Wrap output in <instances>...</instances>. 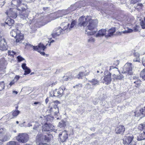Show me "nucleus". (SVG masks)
<instances>
[{"instance_id": "1", "label": "nucleus", "mask_w": 145, "mask_h": 145, "mask_svg": "<svg viewBox=\"0 0 145 145\" xmlns=\"http://www.w3.org/2000/svg\"><path fill=\"white\" fill-rule=\"evenodd\" d=\"M69 25V23L67 22L62 23L61 25V27L56 28L54 30L52 34V37L55 38L60 35L63 34L65 31L67 29Z\"/></svg>"}, {"instance_id": "2", "label": "nucleus", "mask_w": 145, "mask_h": 145, "mask_svg": "<svg viewBox=\"0 0 145 145\" xmlns=\"http://www.w3.org/2000/svg\"><path fill=\"white\" fill-rule=\"evenodd\" d=\"M10 33L12 37H14L16 39V42H20L23 39L24 35L22 34L20 31L18 29H15L12 30Z\"/></svg>"}, {"instance_id": "3", "label": "nucleus", "mask_w": 145, "mask_h": 145, "mask_svg": "<svg viewBox=\"0 0 145 145\" xmlns=\"http://www.w3.org/2000/svg\"><path fill=\"white\" fill-rule=\"evenodd\" d=\"M134 136L132 135L124 137L123 139V143L125 145H136V143L133 140Z\"/></svg>"}, {"instance_id": "4", "label": "nucleus", "mask_w": 145, "mask_h": 145, "mask_svg": "<svg viewBox=\"0 0 145 145\" xmlns=\"http://www.w3.org/2000/svg\"><path fill=\"white\" fill-rule=\"evenodd\" d=\"M67 89L64 86L59 88L58 89H56L53 92V95L54 96L60 97L65 94L67 91Z\"/></svg>"}, {"instance_id": "5", "label": "nucleus", "mask_w": 145, "mask_h": 145, "mask_svg": "<svg viewBox=\"0 0 145 145\" xmlns=\"http://www.w3.org/2000/svg\"><path fill=\"white\" fill-rule=\"evenodd\" d=\"M16 139L20 142L24 143L29 140V136L26 133H19L16 137Z\"/></svg>"}, {"instance_id": "6", "label": "nucleus", "mask_w": 145, "mask_h": 145, "mask_svg": "<svg viewBox=\"0 0 145 145\" xmlns=\"http://www.w3.org/2000/svg\"><path fill=\"white\" fill-rule=\"evenodd\" d=\"M90 17L88 16L86 18L83 16L80 17L78 19V25L80 27L86 26L88 20L90 19Z\"/></svg>"}, {"instance_id": "7", "label": "nucleus", "mask_w": 145, "mask_h": 145, "mask_svg": "<svg viewBox=\"0 0 145 145\" xmlns=\"http://www.w3.org/2000/svg\"><path fill=\"white\" fill-rule=\"evenodd\" d=\"M52 135L51 134L46 133V134H40L37 137V138H38L40 141L45 140L48 142L50 140Z\"/></svg>"}, {"instance_id": "8", "label": "nucleus", "mask_w": 145, "mask_h": 145, "mask_svg": "<svg viewBox=\"0 0 145 145\" xmlns=\"http://www.w3.org/2000/svg\"><path fill=\"white\" fill-rule=\"evenodd\" d=\"M105 75L104 76L102 82L106 84H108L110 83L112 79L111 77V73L108 71L104 72Z\"/></svg>"}, {"instance_id": "9", "label": "nucleus", "mask_w": 145, "mask_h": 145, "mask_svg": "<svg viewBox=\"0 0 145 145\" xmlns=\"http://www.w3.org/2000/svg\"><path fill=\"white\" fill-rule=\"evenodd\" d=\"M17 9L19 10H21L22 12L20 14V18L23 19H25L26 20L28 19V16L29 12L27 9L22 7L21 9L17 8Z\"/></svg>"}, {"instance_id": "10", "label": "nucleus", "mask_w": 145, "mask_h": 145, "mask_svg": "<svg viewBox=\"0 0 145 145\" xmlns=\"http://www.w3.org/2000/svg\"><path fill=\"white\" fill-rule=\"evenodd\" d=\"M54 126L50 123H45L42 126V131H49L51 130L55 131Z\"/></svg>"}, {"instance_id": "11", "label": "nucleus", "mask_w": 145, "mask_h": 145, "mask_svg": "<svg viewBox=\"0 0 145 145\" xmlns=\"http://www.w3.org/2000/svg\"><path fill=\"white\" fill-rule=\"evenodd\" d=\"M132 64L131 63H127L124 65L123 68V72L122 73L131 74L132 71Z\"/></svg>"}, {"instance_id": "12", "label": "nucleus", "mask_w": 145, "mask_h": 145, "mask_svg": "<svg viewBox=\"0 0 145 145\" xmlns=\"http://www.w3.org/2000/svg\"><path fill=\"white\" fill-rule=\"evenodd\" d=\"M59 137L61 142H66L68 138V135L67 131L64 130L59 133Z\"/></svg>"}, {"instance_id": "13", "label": "nucleus", "mask_w": 145, "mask_h": 145, "mask_svg": "<svg viewBox=\"0 0 145 145\" xmlns=\"http://www.w3.org/2000/svg\"><path fill=\"white\" fill-rule=\"evenodd\" d=\"M27 46H29L33 48L34 50L37 51L39 50V49H42L43 51H44L46 48V46H44V45L41 43L39 44L37 46H34L31 44L29 43H27L26 44Z\"/></svg>"}, {"instance_id": "14", "label": "nucleus", "mask_w": 145, "mask_h": 145, "mask_svg": "<svg viewBox=\"0 0 145 145\" xmlns=\"http://www.w3.org/2000/svg\"><path fill=\"white\" fill-rule=\"evenodd\" d=\"M88 25L87 26L88 29L90 30H93L95 28L96 26L97 23L95 22V20L90 19L88 20Z\"/></svg>"}, {"instance_id": "15", "label": "nucleus", "mask_w": 145, "mask_h": 145, "mask_svg": "<svg viewBox=\"0 0 145 145\" xmlns=\"http://www.w3.org/2000/svg\"><path fill=\"white\" fill-rule=\"evenodd\" d=\"M79 69L82 70V71L79 72L78 74L76 76L79 79H82V77L84 76L88 75L89 74L88 72L86 73L87 71L84 67H81Z\"/></svg>"}, {"instance_id": "16", "label": "nucleus", "mask_w": 145, "mask_h": 145, "mask_svg": "<svg viewBox=\"0 0 145 145\" xmlns=\"http://www.w3.org/2000/svg\"><path fill=\"white\" fill-rule=\"evenodd\" d=\"M6 14L9 17L13 18H15L17 17V15L15 10H13L10 8L6 12Z\"/></svg>"}, {"instance_id": "17", "label": "nucleus", "mask_w": 145, "mask_h": 145, "mask_svg": "<svg viewBox=\"0 0 145 145\" xmlns=\"http://www.w3.org/2000/svg\"><path fill=\"white\" fill-rule=\"evenodd\" d=\"M69 13L68 9L65 10H59L57 12L56 15H57V17L52 19V20H54L56 18H58L62 16L63 15H66L68 14Z\"/></svg>"}, {"instance_id": "18", "label": "nucleus", "mask_w": 145, "mask_h": 145, "mask_svg": "<svg viewBox=\"0 0 145 145\" xmlns=\"http://www.w3.org/2000/svg\"><path fill=\"white\" fill-rule=\"evenodd\" d=\"M125 130V128L124 126L120 125L116 128L115 131L116 133L117 134L123 133Z\"/></svg>"}, {"instance_id": "19", "label": "nucleus", "mask_w": 145, "mask_h": 145, "mask_svg": "<svg viewBox=\"0 0 145 145\" xmlns=\"http://www.w3.org/2000/svg\"><path fill=\"white\" fill-rule=\"evenodd\" d=\"M135 115L136 117L140 116V118L145 116V106L140 109L138 112H135Z\"/></svg>"}, {"instance_id": "20", "label": "nucleus", "mask_w": 145, "mask_h": 145, "mask_svg": "<svg viewBox=\"0 0 145 145\" xmlns=\"http://www.w3.org/2000/svg\"><path fill=\"white\" fill-rule=\"evenodd\" d=\"M55 104L54 105L53 108V112L55 113V115L58 116L59 114V109L58 107L57 106V105H56V104L59 103V102L57 101H55L54 103Z\"/></svg>"}, {"instance_id": "21", "label": "nucleus", "mask_w": 145, "mask_h": 145, "mask_svg": "<svg viewBox=\"0 0 145 145\" xmlns=\"http://www.w3.org/2000/svg\"><path fill=\"white\" fill-rule=\"evenodd\" d=\"M106 30L105 29H102L98 31L96 35V37L103 36L106 33Z\"/></svg>"}, {"instance_id": "22", "label": "nucleus", "mask_w": 145, "mask_h": 145, "mask_svg": "<svg viewBox=\"0 0 145 145\" xmlns=\"http://www.w3.org/2000/svg\"><path fill=\"white\" fill-rule=\"evenodd\" d=\"M22 67L23 69L25 70L24 75L28 74L31 72L30 69L26 66V64L23 63L22 64Z\"/></svg>"}, {"instance_id": "23", "label": "nucleus", "mask_w": 145, "mask_h": 145, "mask_svg": "<svg viewBox=\"0 0 145 145\" xmlns=\"http://www.w3.org/2000/svg\"><path fill=\"white\" fill-rule=\"evenodd\" d=\"M116 31V29L115 27H112L108 31V33L105 35V37H110L113 35L114 33Z\"/></svg>"}, {"instance_id": "24", "label": "nucleus", "mask_w": 145, "mask_h": 145, "mask_svg": "<svg viewBox=\"0 0 145 145\" xmlns=\"http://www.w3.org/2000/svg\"><path fill=\"white\" fill-rule=\"evenodd\" d=\"M5 62L4 58L0 59V71L5 68Z\"/></svg>"}, {"instance_id": "25", "label": "nucleus", "mask_w": 145, "mask_h": 145, "mask_svg": "<svg viewBox=\"0 0 145 145\" xmlns=\"http://www.w3.org/2000/svg\"><path fill=\"white\" fill-rule=\"evenodd\" d=\"M10 138L9 136L6 135H0V140L2 142L7 141Z\"/></svg>"}, {"instance_id": "26", "label": "nucleus", "mask_w": 145, "mask_h": 145, "mask_svg": "<svg viewBox=\"0 0 145 145\" xmlns=\"http://www.w3.org/2000/svg\"><path fill=\"white\" fill-rule=\"evenodd\" d=\"M22 0H12L11 1V5H13L17 7L21 4Z\"/></svg>"}, {"instance_id": "27", "label": "nucleus", "mask_w": 145, "mask_h": 145, "mask_svg": "<svg viewBox=\"0 0 145 145\" xmlns=\"http://www.w3.org/2000/svg\"><path fill=\"white\" fill-rule=\"evenodd\" d=\"M89 82L93 86H97L99 85V81L95 78L89 80Z\"/></svg>"}, {"instance_id": "28", "label": "nucleus", "mask_w": 145, "mask_h": 145, "mask_svg": "<svg viewBox=\"0 0 145 145\" xmlns=\"http://www.w3.org/2000/svg\"><path fill=\"white\" fill-rule=\"evenodd\" d=\"M14 20L10 18H7L5 21V23L7 25L10 26L14 23Z\"/></svg>"}, {"instance_id": "29", "label": "nucleus", "mask_w": 145, "mask_h": 145, "mask_svg": "<svg viewBox=\"0 0 145 145\" xmlns=\"http://www.w3.org/2000/svg\"><path fill=\"white\" fill-rule=\"evenodd\" d=\"M134 56L135 58L134 59L133 61L139 62L140 61V54L138 52H135L134 54Z\"/></svg>"}, {"instance_id": "30", "label": "nucleus", "mask_w": 145, "mask_h": 145, "mask_svg": "<svg viewBox=\"0 0 145 145\" xmlns=\"http://www.w3.org/2000/svg\"><path fill=\"white\" fill-rule=\"evenodd\" d=\"M112 76L114 77V78H113L114 80L115 79L121 80L123 79L124 77V76L121 74L120 73L118 75H116L115 74H114Z\"/></svg>"}, {"instance_id": "31", "label": "nucleus", "mask_w": 145, "mask_h": 145, "mask_svg": "<svg viewBox=\"0 0 145 145\" xmlns=\"http://www.w3.org/2000/svg\"><path fill=\"white\" fill-rule=\"evenodd\" d=\"M77 7V5L76 4H74L71 5L67 9L69 13L76 10Z\"/></svg>"}, {"instance_id": "32", "label": "nucleus", "mask_w": 145, "mask_h": 145, "mask_svg": "<svg viewBox=\"0 0 145 145\" xmlns=\"http://www.w3.org/2000/svg\"><path fill=\"white\" fill-rule=\"evenodd\" d=\"M145 139V135L143 133L139 134L138 136L137 140L138 141H140Z\"/></svg>"}, {"instance_id": "33", "label": "nucleus", "mask_w": 145, "mask_h": 145, "mask_svg": "<svg viewBox=\"0 0 145 145\" xmlns=\"http://www.w3.org/2000/svg\"><path fill=\"white\" fill-rule=\"evenodd\" d=\"M66 122L64 120H61L58 124V126L60 128H64L66 126Z\"/></svg>"}, {"instance_id": "34", "label": "nucleus", "mask_w": 145, "mask_h": 145, "mask_svg": "<svg viewBox=\"0 0 145 145\" xmlns=\"http://www.w3.org/2000/svg\"><path fill=\"white\" fill-rule=\"evenodd\" d=\"M39 130V126L38 125H35L33 128V130L32 131L33 133H37L38 132Z\"/></svg>"}, {"instance_id": "35", "label": "nucleus", "mask_w": 145, "mask_h": 145, "mask_svg": "<svg viewBox=\"0 0 145 145\" xmlns=\"http://www.w3.org/2000/svg\"><path fill=\"white\" fill-rule=\"evenodd\" d=\"M133 84H135V86L136 87H138L140 85L141 81L138 79H137V80L133 81Z\"/></svg>"}, {"instance_id": "36", "label": "nucleus", "mask_w": 145, "mask_h": 145, "mask_svg": "<svg viewBox=\"0 0 145 145\" xmlns=\"http://www.w3.org/2000/svg\"><path fill=\"white\" fill-rule=\"evenodd\" d=\"M140 76L145 80V68L143 69L140 73Z\"/></svg>"}, {"instance_id": "37", "label": "nucleus", "mask_w": 145, "mask_h": 145, "mask_svg": "<svg viewBox=\"0 0 145 145\" xmlns=\"http://www.w3.org/2000/svg\"><path fill=\"white\" fill-rule=\"evenodd\" d=\"M138 129L140 130L145 129V121L142 123L140 124L139 125L138 127Z\"/></svg>"}, {"instance_id": "38", "label": "nucleus", "mask_w": 145, "mask_h": 145, "mask_svg": "<svg viewBox=\"0 0 145 145\" xmlns=\"http://www.w3.org/2000/svg\"><path fill=\"white\" fill-rule=\"evenodd\" d=\"M85 88L88 89H89L91 91H92L94 89V88L91 87V85L89 83L86 84Z\"/></svg>"}, {"instance_id": "39", "label": "nucleus", "mask_w": 145, "mask_h": 145, "mask_svg": "<svg viewBox=\"0 0 145 145\" xmlns=\"http://www.w3.org/2000/svg\"><path fill=\"white\" fill-rule=\"evenodd\" d=\"M76 23V20H74L72 22L70 26V27L69 28V29L70 30H71L72 28L73 27L75 26Z\"/></svg>"}, {"instance_id": "40", "label": "nucleus", "mask_w": 145, "mask_h": 145, "mask_svg": "<svg viewBox=\"0 0 145 145\" xmlns=\"http://www.w3.org/2000/svg\"><path fill=\"white\" fill-rule=\"evenodd\" d=\"M5 88V84L4 82L2 81L0 82V91L4 89Z\"/></svg>"}, {"instance_id": "41", "label": "nucleus", "mask_w": 145, "mask_h": 145, "mask_svg": "<svg viewBox=\"0 0 145 145\" xmlns=\"http://www.w3.org/2000/svg\"><path fill=\"white\" fill-rule=\"evenodd\" d=\"M20 112L19 110H15L12 112V114L13 117H16L19 114Z\"/></svg>"}, {"instance_id": "42", "label": "nucleus", "mask_w": 145, "mask_h": 145, "mask_svg": "<svg viewBox=\"0 0 145 145\" xmlns=\"http://www.w3.org/2000/svg\"><path fill=\"white\" fill-rule=\"evenodd\" d=\"M144 4V3L143 4L141 3H138L137 4V7H138V8L142 9V8L144 7L143 4Z\"/></svg>"}, {"instance_id": "43", "label": "nucleus", "mask_w": 145, "mask_h": 145, "mask_svg": "<svg viewBox=\"0 0 145 145\" xmlns=\"http://www.w3.org/2000/svg\"><path fill=\"white\" fill-rule=\"evenodd\" d=\"M17 142L14 141H11L8 142L7 145H17Z\"/></svg>"}, {"instance_id": "44", "label": "nucleus", "mask_w": 145, "mask_h": 145, "mask_svg": "<svg viewBox=\"0 0 145 145\" xmlns=\"http://www.w3.org/2000/svg\"><path fill=\"white\" fill-rule=\"evenodd\" d=\"M96 33V31H94V32H88L87 30H86L85 34H87L88 35H94Z\"/></svg>"}, {"instance_id": "45", "label": "nucleus", "mask_w": 145, "mask_h": 145, "mask_svg": "<svg viewBox=\"0 0 145 145\" xmlns=\"http://www.w3.org/2000/svg\"><path fill=\"white\" fill-rule=\"evenodd\" d=\"M6 131V129L4 128H1L0 129V135L5 134Z\"/></svg>"}, {"instance_id": "46", "label": "nucleus", "mask_w": 145, "mask_h": 145, "mask_svg": "<svg viewBox=\"0 0 145 145\" xmlns=\"http://www.w3.org/2000/svg\"><path fill=\"white\" fill-rule=\"evenodd\" d=\"M82 87V85L81 84H79L76 85V86H73L74 88H76L78 89H80Z\"/></svg>"}, {"instance_id": "47", "label": "nucleus", "mask_w": 145, "mask_h": 145, "mask_svg": "<svg viewBox=\"0 0 145 145\" xmlns=\"http://www.w3.org/2000/svg\"><path fill=\"white\" fill-rule=\"evenodd\" d=\"M110 70H112V71H116L117 72H119V70H118V69L116 67H114L113 66H112L110 67Z\"/></svg>"}, {"instance_id": "48", "label": "nucleus", "mask_w": 145, "mask_h": 145, "mask_svg": "<svg viewBox=\"0 0 145 145\" xmlns=\"http://www.w3.org/2000/svg\"><path fill=\"white\" fill-rule=\"evenodd\" d=\"M140 25L142 29H145V22L143 20H142L140 22Z\"/></svg>"}, {"instance_id": "49", "label": "nucleus", "mask_w": 145, "mask_h": 145, "mask_svg": "<svg viewBox=\"0 0 145 145\" xmlns=\"http://www.w3.org/2000/svg\"><path fill=\"white\" fill-rule=\"evenodd\" d=\"M17 58L18 59V61L19 62L24 60V58L20 56H18Z\"/></svg>"}, {"instance_id": "50", "label": "nucleus", "mask_w": 145, "mask_h": 145, "mask_svg": "<svg viewBox=\"0 0 145 145\" xmlns=\"http://www.w3.org/2000/svg\"><path fill=\"white\" fill-rule=\"evenodd\" d=\"M141 0H131V3L132 4H135L136 3L140 1Z\"/></svg>"}, {"instance_id": "51", "label": "nucleus", "mask_w": 145, "mask_h": 145, "mask_svg": "<svg viewBox=\"0 0 145 145\" xmlns=\"http://www.w3.org/2000/svg\"><path fill=\"white\" fill-rule=\"evenodd\" d=\"M139 26L136 25L135 26L133 27V30L135 32H137L138 31Z\"/></svg>"}, {"instance_id": "52", "label": "nucleus", "mask_w": 145, "mask_h": 145, "mask_svg": "<svg viewBox=\"0 0 145 145\" xmlns=\"http://www.w3.org/2000/svg\"><path fill=\"white\" fill-rule=\"evenodd\" d=\"M63 80L64 81H67L69 80L68 76H64L63 77Z\"/></svg>"}, {"instance_id": "53", "label": "nucleus", "mask_w": 145, "mask_h": 145, "mask_svg": "<svg viewBox=\"0 0 145 145\" xmlns=\"http://www.w3.org/2000/svg\"><path fill=\"white\" fill-rule=\"evenodd\" d=\"M66 20H65L66 22H67L68 21H71L72 20V18L71 17L69 16L68 18L67 17H65Z\"/></svg>"}, {"instance_id": "54", "label": "nucleus", "mask_w": 145, "mask_h": 145, "mask_svg": "<svg viewBox=\"0 0 145 145\" xmlns=\"http://www.w3.org/2000/svg\"><path fill=\"white\" fill-rule=\"evenodd\" d=\"M95 41V39L93 38H91L88 40V42H94Z\"/></svg>"}, {"instance_id": "55", "label": "nucleus", "mask_w": 145, "mask_h": 145, "mask_svg": "<svg viewBox=\"0 0 145 145\" xmlns=\"http://www.w3.org/2000/svg\"><path fill=\"white\" fill-rule=\"evenodd\" d=\"M142 61L143 65L145 66V57L143 58Z\"/></svg>"}, {"instance_id": "56", "label": "nucleus", "mask_w": 145, "mask_h": 145, "mask_svg": "<svg viewBox=\"0 0 145 145\" xmlns=\"http://www.w3.org/2000/svg\"><path fill=\"white\" fill-rule=\"evenodd\" d=\"M32 126V124L31 123H28L27 125H25V127H30Z\"/></svg>"}, {"instance_id": "57", "label": "nucleus", "mask_w": 145, "mask_h": 145, "mask_svg": "<svg viewBox=\"0 0 145 145\" xmlns=\"http://www.w3.org/2000/svg\"><path fill=\"white\" fill-rule=\"evenodd\" d=\"M57 81L55 82H54L52 83V84H50V86H51V87L54 86L56 84H57Z\"/></svg>"}, {"instance_id": "58", "label": "nucleus", "mask_w": 145, "mask_h": 145, "mask_svg": "<svg viewBox=\"0 0 145 145\" xmlns=\"http://www.w3.org/2000/svg\"><path fill=\"white\" fill-rule=\"evenodd\" d=\"M20 78V76H19L16 75L14 78V80H16V81L18 80Z\"/></svg>"}, {"instance_id": "59", "label": "nucleus", "mask_w": 145, "mask_h": 145, "mask_svg": "<svg viewBox=\"0 0 145 145\" xmlns=\"http://www.w3.org/2000/svg\"><path fill=\"white\" fill-rule=\"evenodd\" d=\"M38 104H39V105H40V103L39 102H34V103H33V104L32 105L33 106H34V105H36Z\"/></svg>"}, {"instance_id": "60", "label": "nucleus", "mask_w": 145, "mask_h": 145, "mask_svg": "<svg viewBox=\"0 0 145 145\" xmlns=\"http://www.w3.org/2000/svg\"><path fill=\"white\" fill-rule=\"evenodd\" d=\"M38 52H39L43 56H44L45 54L44 52H41L39 50H38Z\"/></svg>"}, {"instance_id": "61", "label": "nucleus", "mask_w": 145, "mask_h": 145, "mask_svg": "<svg viewBox=\"0 0 145 145\" xmlns=\"http://www.w3.org/2000/svg\"><path fill=\"white\" fill-rule=\"evenodd\" d=\"M25 123V121L23 122V123H22L20 124L19 126L21 127H25V125H24V124Z\"/></svg>"}, {"instance_id": "62", "label": "nucleus", "mask_w": 145, "mask_h": 145, "mask_svg": "<svg viewBox=\"0 0 145 145\" xmlns=\"http://www.w3.org/2000/svg\"><path fill=\"white\" fill-rule=\"evenodd\" d=\"M68 77L69 78V80H70L72 79L73 78V77L72 75L68 76Z\"/></svg>"}, {"instance_id": "63", "label": "nucleus", "mask_w": 145, "mask_h": 145, "mask_svg": "<svg viewBox=\"0 0 145 145\" xmlns=\"http://www.w3.org/2000/svg\"><path fill=\"white\" fill-rule=\"evenodd\" d=\"M14 84V82L13 80L10 82V83L9 84V85L10 86H11L12 85Z\"/></svg>"}, {"instance_id": "64", "label": "nucleus", "mask_w": 145, "mask_h": 145, "mask_svg": "<svg viewBox=\"0 0 145 145\" xmlns=\"http://www.w3.org/2000/svg\"><path fill=\"white\" fill-rule=\"evenodd\" d=\"M39 145H49L47 143H39Z\"/></svg>"}]
</instances>
